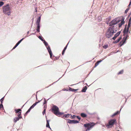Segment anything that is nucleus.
Returning <instances> with one entry per match:
<instances>
[{
  "label": "nucleus",
  "instance_id": "obj_8",
  "mask_svg": "<svg viewBox=\"0 0 131 131\" xmlns=\"http://www.w3.org/2000/svg\"><path fill=\"white\" fill-rule=\"evenodd\" d=\"M67 122L69 124H76L78 123L79 121L74 120H71L70 119H68Z\"/></svg>",
  "mask_w": 131,
  "mask_h": 131
},
{
  "label": "nucleus",
  "instance_id": "obj_42",
  "mask_svg": "<svg viewBox=\"0 0 131 131\" xmlns=\"http://www.w3.org/2000/svg\"><path fill=\"white\" fill-rule=\"evenodd\" d=\"M18 46L16 44L15 45L14 47L12 49H15V48H16Z\"/></svg>",
  "mask_w": 131,
  "mask_h": 131
},
{
  "label": "nucleus",
  "instance_id": "obj_28",
  "mask_svg": "<svg viewBox=\"0 0 131 131\" xmlns=\"http://www.w3.org/2000/svg\"><path fill=\"white\" fill-rule=\"evenodd\" d=\"M4 4V3L2 1L0 2V7L2 6Z\"/></svg>",
  "mask_w": 131,
  "mask_h": 131
},
{
  "label": "nucleus",
  "instance_id": "obj_24",
  "mask_svg": "<svg viewBox=\"0 0 131 131\" xmlns=\"http://www.w3.org/2000/svg\"><path fill=\"white\" fill-rule=\"evenodd\" d=\"M37 31L38 32H39L40 31V25H37Z\"/></svg>",
  "mask_w": 131,
  "mask_h": 131
},
{
  "label": "nucleus",
  "instance_id": "obj_10",
  "mask_svg": "<svg viewBox=\"0 0 131 131\" xmlns=\"http://www.w3.org/2000/svg\"><path fill=\"white\" fill-rule=\"evenodd\" d=\"M127 29H126V26L125 27V28L124 29V30L123 31V32L124 33V35L125 36V37H127V38L128 37L127 34L128 32V30L127 31Z\"/></svg>",
  "mask_w": 131,
  "mask_h": 131
},
{
  "label": "nucleus",
  "instance_id": "obj_46",
  "mask_svg": "<svg viewBox=\"0 0 131 131\" xmlns=\"http://www.w3.org/2000/svg\"><path fill=\"white\" fill-rule=\"evenodd\" d=\"M34 107L32 105L30 107V108L31 109L33 108Z\"/></svg>",
  "mask_w": 131,
  "mask_h": 131
},
{
  "label": "nucleus",
  "instance_id": "obj_4",
  "mask_svg": "<svg viewBox=\"0 0 131 131\" xmlns=\"http://www.w3.org/2000/svg\"><path fill=\"white\" fill-rule=\"evenodd\" d=\"M120 20H118V19L117 18L114 19L110 23V26H112L117 24L118 23L120 22Z\"/></svg>",
  "mask_w": 131,
  "mask_h": 131
},
{
  "label": "nucleus",
  "instance_id": "obj_22",
  "mask_svg": "<svg viewBox=\"0 0 131 131\" xmlns=\"http://www.w3.org/2000/svg\"><path fill=\"white\" fill-rule=\"evenodd\" d=\"M69 90L72 92H75L78 90V89H75L71 88H70Z\"/></svg>",
  "mask_w": 131,
  "mask_h": 131
},
{
  "label": "nucleus",
  "instance_id": "obj_41",
  "mask_svg": "<svg viewBox=\"0 0 131 131\" xmlns=\"http://www.w3.org/2000/svg\"><path fill=\"white\" fill-rule=\"evenodd\" d=\"M76 117H77V118L79 120V121L81 119V118L79 116H76Z\"/></svg>",
  "mask_w": 131,
  "mask_h": 131
},
{
  "label": "nucleus",
  "instance_id": "obj_51",
  "mask_svg": "<svg viewBox=\"0 0 131 131\" xmlns=\"http://www.w3.org/2000/svg\"><path fill=\"white\" fill-rule=\"evenodd\" d=\"M29 31H28L27 32V34L28 35L29 34Z\"/></svg>",
  "mask_w": 131,
  "mask_h": 131
},
{
  "label": "nucleus",
  "instance_id": "obj_7",
  "mask_svg": "<svg viewBox=\"0 0 131 131\" xmlns=\"http://www.w3.org/2000/svg\"><path fill=\"white\" fill-rule=\"evenodd\" d=\"M95 125V124H86L84 125V126L86 127L87 128V130H90V128L92 127Z\"/></svg>",
  "mask_w": 131,
  "mask_h": 131
},
{
  "label": "nucleus",
  "instance_id": "obj_44",
  "mask_svg": "<svg viewBox=\"0 0 131 131\" xmlns=\"http://www.w3.org/2000/svg\"><path fill=\"white\" fill-rule=\"evenodd\" d=\"M65 51V50H64V49L63 50V51L62 52V55H63L64 54Z\"/></svg>",
  "mask_w": 131,
  "mask_h": 131
},
{
  "label": "nucleus",
  "instance_id": "obj_25",
  "mask_svg": "<svg viewBox=\"0 0 131 131\" xmlns=\"http://www.w3.org/2000/svg\"><path fill=\"white\" fill-rule=\"evenodd\" d=\"M42 99H41L40 101H38V102H36L35 103H34L33 105H32L34 107L35 106H36L37 104L38 103H39L40 101L42 100Z\"/></svg>",
  "mask_w": 131,
  "mask_h": 131
},
{
  "label": "nucleus",
  "instance_id": "obj_55",
  "mask_svg": "<svg viewBox=\"0 0 131 131\" xmlns=\"http://www.w3.org/2000/svg\"><path fill=\"white\" fill-rule=\"evenodd\" d=\"M106 58V56L105 57V58Z\"/></svg>",
  "mask_w": 131,
  "mask_h": 131
},
{
  "label": "nucleus",
  "instance_id": "obj_38",
  "mask_svg": "<svg viewBox=\"0 0 131 131\" xmlns=\"http://www.w3.org/2000/svg\"><path fill=\"white\" fill-rule=\"evenodd\" d=\"M46 109H45L43 111V112H42V114L43 115H44V114H45V112H46Z\"/></svg>",
  "mask_w": 131,
  "mask_h": 131
},
{
  "label": "nucleus",
  "instance_id": "obj_53",
  "mask_svg": "<svg viewBox=\"0 0 131 131\" xmlns=\"http://www.w3.org/2000/svg\"><path fill=\"white\" fill-rule=\"evenodd\" d=\"M35 33H32V34H33V35H35Z\"/></svg>",
  "mask_w": 131,
  "mask_h": 131
},
{
  "label": "nucleus",
  "instance_id": "obj_47",
  "mask_svg": "<svg viewBox=\"0 0 131 131\" xmlns=\"http://www.w3.org/2000/svg\"><path fill=\"white\" fill-rule=\"evenodd\" d=\"M31 110V109L29 108L27 111L29 113V112H30Z\"/></svg>",
  "mask_w": 131,
  "mask_h": 131
},
{
  "label": "nucleus",
  "instance_id": "obj_58",
  "mask_svg": "<svg viewBox=\"0 0 131 131\" xmlns=\"http://www.w3.org/2000/svg\"><path fill=\"white\" fill-rule=\"evenodd\" d=\"M21 1H23V0H21Z\"/></svg>",
  "mask_w": 131,
  "mask_h": 131
},
{
  "label": "nucleus",
  "instance_id": "obj_39",
  "mask_svg": "<svg viewBox=\"0 0 131 131\" xmlns=\"http://www.w3.org/2000/svg\"><path fill=\"white\" fill-rule=\"evenodd\" d=\"M68 43H68L67 44V45H66V46L63 49L64 50H66Z\"/></svg>",
  "mask_w": 131,
  "mask_h": 131
},
{
  "label": "nucleus",
  "instance_id": "obj_17",
  "mask_svg": "<svg viewBox=\"0 0 131 131\" xmlns=\"http://www.w3.org/2000/svg\"><path fill=\"white\" fill-rule=\"evenodd\" d=\"M87 88V87L86 86H85L84 87H83L82 88L81 91L82 92H85Z\"/></svg>",
  "mask_w": 131,
  "mask_h": 131
},
{
  "label": "nucleus",
  "instance_id": "obj_43",
  "mask_svg": "<svg viewBox=\"0 0 131 131\" xmlns=\"http://www.w3.org/2000/svg\"><path fill=\"white\" fill-rule=\"evenodd\" d=\"M18 46L16 44L15 45L14 47L12 49H15V48H16Z\"/></svg>",
  "mask_w": 131,
  "mask_h": 131
},
{
  "label": "nucleus",
  "instance_id": "obj_33",
  "mask_svg": "<svg viewBox=\"0 0 131 131\" xmlns=\"http://www.w3.org/2000/svg\"><path fill=\"white\" fill-rule=\"evenodd\" d=\"M4 97H3L2 98L1 100H0V101L1 102V103H2L3 102L4 100Z\"/></svg>",
  "mask_w": 131,
  "mask_h": 131
},
{
  "label": "nucleus",
  "instance_id": "obj_9",
  "mask_svg": "<svg viewBox=\"0 0 131 131\" xmlns=\"http://www.w3.org/2000/svg\"><path fill=\"white\" fill-rule=\"evenodd\" d=\"M127 39V37H124L123 38V40L121 41L119 44V46L121 47V46L125 42L126 40Z\"/></svg>",
  "mask_w": 131,
  "mask_h": 131
},
{
  "label": "nucleus",
  "instance_id": "obj_48",
  "mask_svg": "<svg viewBox=\"0 0 131 131\" xmlns=\"http://www.w3.org/2000/svg\"><path fill=\"white\" fill-rule=\"evenodd\" d=\"M29 112L27 111L26 112V113L25 114V115H27V114Z\"/></svg>",
  "mask_w": 131,
  "mask_h": 131
},
{
  "label": "nucleus",
  "instance_id": "obj_21",
  "mask_svg": "<svg viewBox=\"0 0 131 131\" xmlns=\"http://www.w3.org/2000/svg\"><path fill=\"white\" fill-rule=\"evenodd\" d=\"M23 38L21 40H20L16 44L17 46L20 44V43L25 38Z\"/></svg>",
  "mask_w": 131,
  "mask_h": 131
},
{
  "label": "nucleus",
  "instance_id": "obj_34",
  "mask_svg": "<svg viewBox=\"0 0 131 131\" xmlns=\"http://www.w3.org/2000/svg\"><path fill=\"white\" fill-rule=\"evenodd\" d=\"M39 38L40 40H41L42 41H43L44 40H43V39L42 38V37L40 36H39Z\"/></svg>",
  "mask_w": 131,
  "mask_h": 131
},
{
  "label": "nucleus",
  "instance_id": "obj_19",
  "mask_svg": "<svg viewBox=\"0 0 131 131\" xmlns=\"http://www.w3.org/2000/svg\"><path fill=\"white\" fill-rule=\"evenodd\" d=\"M80 115L83 117H85L87 116V115L83 113H81Z\"/></svg>",
  "mask_w": 131,
  "mask_h": 131
},
{
  "label": "nucleus",
  "instance_id": "obj_30",
  "mask_svg": "<svg viewBox=\"0 0 131 131\" xmlns=\"http://www.w3.org/2000/svg\"><path fill=\"white\" fill-rule=\"evenodd\" d=\"M131 17L129 19L128 23V24L130 25L131 24Z\"/></svg>",
  "mask_w": 131,
  "mask_h": 131
},
{
  "label": "nucleus",
  "instance_id": "obj_32",
  "mask_svg": "<svg viewBox=\"0 0 131 131\" xmlns=\"http://www.w3.org/2000/svg\"><path fill=\"white\" fill-rule=\"evenodd\" d=\"M108 47V45H104L103 47L105 49L107 48Z\"/></svg>",
  "mask_w": 131,
  "mask_h": 131
},
{
  "label": "nucleus",
  "instance_id": "obj_14",
  "mask_svg": "<svg viewBox=\"0 0 131 131\" xmlns=\"http://www.w3.org/2000/svg\"><path fill=\"white\" fill-rule=\"evenodd\" d=\"M41 17L39 16L37 19L36 21L37 25H40V20Z\"/></svg>",
  "mask_w": 131,
  "mask_h": 131
},
{
  "label": "nucleus",
  "instance_id": "obj_31",
  "mask_svg": "<svg viewBox=\"0 0 131 131\" xmlns=\"http://www.w3.org/2000/svg\"><path fill=\"white\" fill-rule=\"evenodd\" d=\"M129 8H127V9H126V10L125 11V13H127V12H128V10H129Z\"/></svg>",
  "mask_w": 131,
  "mask_h": 131
},
{
  "label": "nucleus",
  "instance_id": "obj_16",
  "mask_svg": "<svg viewBox=\"0 0 131 131\" xmlns=\"http://www.w3.org/2000/svg\"><path fill=\"white\" fill-rule=\"evenodd\" d=\"M121 39V37H120L118 38L117 40H116L115 41H114L113 42L115 43H116L118 42H119L120 40Z\"/></svg>",
  "mask_w": 131,
  "mask_h": 131
},
{
  "label": "nucleus",
  "instance_id": "obj_52",
  "mask_svg": "<svg viewBox=\"0 0 131 131\" xmlns=\"http://www.w3.org/2000/svg\"><path fill=\"white\" fill-rule=\"evenodd\" d=\"M35 11H36V12H37V10L36 8V9H35Z\"/></svg>",
  "mask_w": 131,
  "mask_h": 131
},
{
  "label": "nucleus",
  "instance_id": "obj_23",
  "mask_svg": "<svg viewBox=\"0 0 131 131\" xmlns=\"http://www.w3.org/2000/svg\"><path fill=\"white\" fill-rule=\"evenodd\" d=\"M70 114H65L63 116V117H62L63 118V117H65V118H67V117H69L70 115Z\"/></svg>",
  "mask_w": 131,
  "mask_h": 131
},
{
  "label": "nucleus",
  "instance_id": "obj_49",
  "mask_svg": "<svg viewBox=\"0 0 131 131\" xmlns=\"http://www.w3.org/2000/svg\"><path fill=\"white\" fill-rule=\"evenodd\" d=\"M131 4V1H130V3H129V5H128V6H129H129Z\"/></svg>",
  "mask_w": 131,
  "mask_h": 131
},
{
  "label": "nucleus",
  "instance_id": "obj_36",
  "mask_svg": "<svg viewBox=\"0 0 131 131\" xmlns=\"http://www.w3.org/2000/svg\"><path fill=\"white\" fill-rule=\"evenodd\" d=\"M130 25L128 24V26H127V31L128 30H129V27L130 26Z\"/></svg>",
  "mask_w": 131,
  "mask_h": 131
},
{
  "label": "nucleus",
  "instance_id": "obj_50",
  "mask_svg": "<svg viewBox=\"0 0 131 131\" xmlns=\"http://www.w3.org/2000/svg\"><path fill=\"white\" fill-rule=\"evenodd\" d=\"M44 109H46V107L45 106V105H44Z\"/></svg>",
  "mask_w": 131,
  "mask_h": 131
},
{
  "label": "nucleus",
  "instance_id": "obj_45",
  "mask_svg": "<svg viewBox=\"0 0 131 131\" xmlns=\"http://www.w3.org/2000/svg\"><path fill=\"white\" fill-rule=\"evenodd\" d=\"M76 117V116L75 115H73V117L71 118L72 119H73L75 118Z\"/></svg>",
  "mask_w": 131,
  "mask_h": 131
},
{
  "label": "nucleus",
  "instance_id": "obj_40",
  "mask_svg": "<svg viewBox=\"0 0 131 131\" xmlns=\"http://www.w3.org/2000/svg\"><path fill=\"white\" fill-rule=\"evenodd\" d=\"M44 102L43 103V104H46L47 103V101L45 100V99L44 98Z\"/></svg>",
  "mask_w": 131,
  "mask_h": 131
},
{
  "label": "nucleus",
  "instance_id": "obj_5",
  "mask_svg": "<svg viewBox=\"0 0 131 131\" xmlns=\"http://www.w3.org/2000/svg\"><path fill=\"white\" fill-rule=\"evenodd\" d=\"M52 111L53 113L56 115L59 111V109L56 105H53L52 107Z\"/></svg>",
  "mask_w": 131,
  "mask_h": 131
},
{
  "label": "nucleus",
  "instance_id": "obj_56",
  "mask_svg": "<svg viewBox=\"0 0 131 131\" xmlns=\"http://www.w3.org/2000/svg\"><path fill=\"white\" fill-rule=\"evenodd\" d=\"M71 115V116H72L71 115Z\"/></svg>",
  "mask_w": 131,
  "mask_h": 131
},
{
  "label": "nucleus",
  "instance_id": "obj_12",
  "mask_svg": "<svg viewBox=\"0 0 131 131\" xmlns=\"http://www.w3.org/2000/svg\"><path fill=\"white\" fill-rule=\"evenodd\" d=\"M22 118V116H19L18 117H15L14 119V122L15 123H16L17 121H18L19 119L21 118Z\"/></svg>",
  "mask_w": 131,
  "mask_h": 131
},
{
  "label": "nucleus",
  "instance_id": "obj_29",
  "mask_svg": "<svg viewBox=\"0 0 131 131\" xmlns=\"http://www.w3.org/2000/svg\"><path fill=\"white\" fill-rule=\"evenodd\" d=\"M123 72V70H122L120 71L118 73V74H122Z\"/></svg>",
  "mask_w": 131,
  "mask_h": 131
},
{
  "label": "nucleus",
  "instance_id": "obj_6",
  "mask_svg": "<svg viewBox=\"0 0 131 131\" xmlns=\"http://www.w3.org/2000/svg\"><path fill=\"white\" fill-rule=\"evenodd\" d=\"M115 121H116V120L115 119H112L108 123L109 124L107 125L106 126L108 128L111 127V126L113 125L114 124Z\"/></svg>",
  "mask_w": 131,
  "mask_h": 131
},
{
  "label": "nucleus",
  "instance_id": "obj_1",
  "mask_svg": "<svg viewBox=\"0 0 131 131\" xmlns=\"http://www.w3.org/2000/svg\"><path fill=\"white\" fill-rule=\"evenodd\" d=\"M117 27L115 28L113 26L108 28L105 34L106 37L108 38H111L113 36L114 33H115L117 30Z\"/></svg>",
  "mask_w": 131,
  "mask_h": 131
},
{
  "label": "nucleus",
  "instance_id": "obj_11",
  "mask_svg": "<svg viewBox=\"0 0 131 131\" xmlns=\"http://www.w3.org/2000/svg\"><path fill=\"white\" fill-rule=\"evenodd\" d=\"M124 18L123 17H122L121 21L120 23L119 24L118 27L119 28L125 22L124 21Z\"/></svg>",
  "mask_w": 131,
  "mask_h": 131
},
{
  "label": "nucleus",
  "instance_id": "obj_57",
  "mask_svg": "<svg viewBox=\"0 0 131 131\" xmlns=\"http://www.w3.org/2000/svg\"><path fill=\"white\" fill-rule=\"evenodd\" d=\"M119 131V130H118V131Z\"/></svg>",
  "mask_w": 131,
  "mask_h": 131
},
{
  "label": "nucleus",
  "instance_id": "obj_13",
  "mask_svg": "<svg viewBox=\"0 0 131 131\" xmlns=\"http://www.w3.org/2000/svg\"><path fill=\"white\" fill-rule=\"evenodd\" d=\"M120 31H119L115 35L114 37L112 38V39L114 40H115L116 38L120 34Z\"/></svg>",
  "mask_w": 131,
  "mask_h": 131
},
{
  "label": "nucleus",
  "instance_id": "obj_26",
  "mask_svg": "<svg viewBox=\"0 0 131 131\" xmlns=\"http://www.w3.org/2000/svg\"><path fill=\"white\" fill-rule=\"evenodd\" d=\"M21 111V110L20 109H18L17 110H15V111L17 113H19V112Z\"/></svg>",
  "mask_w": 131,
  "mask_h": 131
},
{
  "label": "nucleus",
  "instance_id": "obj_20",
  "mask_svg": "<svg viewBox=\"0 0 131 131\" xmlns=\"http://www.w3.org/2000/svg\"><path fill=\"white\" fill-rule=\"evenodd\" d=\"M102 61V60H101L100 61H98L95 64V67H96Z\"/></svg>",
  "mask_w": 131,
  "mask_h": 131
},
{
  "label": "nucleus",
  "instance_id": "obj_2",
  "mask_svg": "<svg viewBox=\"0 0 131 131\" xmlns=\"http://www.w3.org/2000/svg\"><path fill=\"white\" fill-rule=\"evenodd\" d=\"M3 11L5 15L9 16L11 13V9L9 4H7L3 6Z\"/></svg>",
  "mask_w": 131,
  "mask_h": 131
},
{
  "label": "nucleus",
  "instance_id": "obj_3",
  "mask_svg": "<svg viewBox=\"0 0 131 131\" xmlns=\"http://www.w3.org/2000/svg\"><path fill=\"white\" fill-rule=\"evenodd\" d=\"M44 41L43 43L46 46H48V43L46 41H45V40H44V41ZM46 47L50 55V57L51 58L52 57V53L51 51V50L50 47L49 46H48V47Z\"/></svg>",
  "mask_w": 131,
  "mask_h": 131
},
{
  "label": "nucleus",
  "instance_id": "obj_54",
  "mask_svg": "<svg viewBox=\"0 0 131 131\" xmlns=\"http://www.w3.org/2000/svg\"><path fill=\"white\" fill-rule=\"evenodd\" d=\"M28 36L27 35L26 36H25V37H27V36Z\"/></svg>",
  "mask_w": 131,
  "mask_h": 131
},
{
  "label": "nucleus",
  "instance_id": "obj_27",
  "mask_svg": "<svg viewBox=\"0 0 131 131\" xmlns=\"http://www.w3.org/2000/svg\"><path fill=\"white\" fill-rule=\"evenodd\" d=\"M119 113V111H117L116 112L114 113L112 115V116H115L117 114H118Z\"/></svg>",
  "mask_w": 131,
  "mask_h": 131
},
{
  "label": "nucleus",
  "instance_id": "obj_35",
  "mask_svg": "<svg viewBox=\"0 0 131 131\" xmlns=\"http://www.w3.org/2000/svg\"><path fill=\"white\" fill-rule=\"evenodd\" d=\"M17 115H18V117H19V116H21V112H19V113H18V114Z\"/></svg>",
  "mask_w": 131,
  "mask_h": 131
},
{
  "label": "nucleus",
  "instance_id": "obj_18",
  "mask_svg": "<svg viewBox=\"0 0 131 131\" xmlns=\"http://www.w3.org/2000/svg\"><path fill=\"white\" fill-rule=\"evenodd\" d=\"M64 114V113L63 112H59V111L57 114H56V115H57L58 116H59V115H62L63 114Z\"/></svg>",
  "mask_w": 131,
  "mask_h": 131
},
{
  "label": "nucleus",
  "instance_id": "obj_15",
  "mask_svg": "<svg viewBox=\"0 0 131 131\" xmlns=\"http://www.w3.org/2000/svg\"><path fill=\"white\" fill-rule=\"evenodd\" d=\"M50 121V120H47V124L46 125V127H48V128H50L51 129V128L49 125V122Z\"/></svg>",
  "mask_w": 131,
  "mask_h": 131
},
{
  "label": "nucleus",
  "instance_id": "obj_37",
  "mask_svg": "<svg viewBox=\"0 0 131 131\" xmlns=\"http://www.w3.org/2000/svg\"><path fill=\"white\" fill-rule=\"evenodd\" d=\"M2 103H1L0 105V109H1L2 108H3V105L2 104Z\"/></svg>",
  "mask_w": 131,
  "mask_h": 131
}]
</instances>
